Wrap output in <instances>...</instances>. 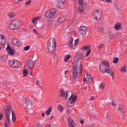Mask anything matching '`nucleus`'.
<instances>
[{"label":"nucleus","instance_id":"nucleus-55","mask_svg":"<svg viewBox=\"0 0 127 127\" xmlns=\"http://www.w3.org/2000/svg\"><path fill=\"white\" fill-rule=\"evenodd\" d=\"M2 118H3V117L2 116V115L0 114V121H1V120L2 119Z\"/></svg>","mask_w":127,"mask_h":127},{"label":"nucleus","instance_id":"nucleus-58","mask_svg":"<svg viewBox=\"0 0 127 127\" xmlns=\"http://www.w3.org/2000/svg\"><path fill=\"white\" fill-rule=\"evenodd\" d=\"M107 2H111L112 1V0H106Z\"/></svg>","mask_w":127,"mask_h":127},{"label":"nucleus","instance_id":"nucleus-12","mask_svg":"<svg viewBox=\"0 0 127 127\" xmlns=\"http://www.w3.org/2000/svg\"><path fill=\"white\" fill-rule=\"evenodd\" d=\"M86 81L88 83H92L93 82V78L91 74L87 73L86 78H84L83 82H86Z\"/></svg>","mask_w":127,"mask_h":127},{"label":"nucleus","instance_id":"nucleus-9","mask_svg":"<svg viewBox=\"0 0 127 127\" xmlns=\"http://www.w3.org/2000/svg\"><path fill=\"white\" fill-rule=\"evenodd\" d=\"M93 17L96 20H100L102 18V13L99 10H96L94 12Z\"/></svg>","mask_w":127,"mask_h":127},{"label":"nucleus","instance_id":"nucleus-48","mask_svg":"<svg viewBox=\"0 0 127 127\" xmlns=\"http://www.w3.org/2000/svg\"><path fill=\"white\" fill-rule=\"evenodd\" d=\"M109 105H112V102H107L106 104V106H107V107H109Z\"/></svg>","mask_w":127,"mask_h":127},{"label":"nucleus","instance_id":"nucleus-52","mask_svg":"<svg viewBox=\"0 0 127 127\" xmlns=\"http://www.w3.org/2000/svg\"><path fill=\"white\" fill-rule=\"evenodd\" d=\"M80 124L81 125H84V120H80Z\"/></svg>","mask_w":127,"mask_h":127},{"label":"nucleus","instance_id":"nucleus-60","mask_svg":"<svg viewBox=\"0 0 127 127\" xmlns=\"http://www.w3.org/2000/svg\"><path fill=\"white\" fill-rule=\"evenodd\" d=\"M42 117H45V115L44 114V113H43V114H42Z\"/></svg>","mask_w":127,"mask_h":127},{"label":"nucleus","instance_id":"nucleus-19","mask_svg":"<svg viewBox=\"0 0 127 127\" xmlns=\"http://www.w3.org/2000/svg\"><path fill=\"white\" fill-rule=\"evenodd\" d=\"M117 110L121 113H124L126 112V108L122 105H119V107L117 108Z\"/></svg>","mask_w":127,"mask_h":127},{"label":"nucleus","instance_id":"nucleus-24","mask_svg":"<svg viewBox=\"0 0 127 127\" xmlns=\"http://www.w3.org/2000/svg\"><path fill=\"white\" fill-rule=\"evenodd\" d=\"M120 72H121V73H126L127 72V66L124 65L120 69Z\"/></svg>","mask_w":127,"mask_h":127},{"label":"nucleus","instance_id":"nucleus-32","mask_svg":"<svg viewBox=\"0 0 127 127\" xmlns=\"http://www.w3.org/2000/svg\"><path fill=\"white\" fill-rule=\"evenodd\" d=\"M24 77H26L28 74V70L26 69H24L23 71Z\"/></svg>","mask_w":127,"mask_h":127},{"label":"nucleus","instance_id":"nucleus-63","mask_svg":"<svg viewBox=\"0 0 127 127\" xmlns=\"http://www.w3.org/2000/svg\"><path fill=\"white\" fill-rule=\"evenodd\" d=\"M0 37L1 38V35H0Z\"/></svg>","mask_w":127,"mask_h":127},{"label":"nucleus","instance_id":"nucleus-51","mask_svg":"<svg viewBox=\"0 0 127 127\" xmlns=\"http://www.w3.org/2000/svg\"><path fill=\"white\" fill-rule=\"evenodd\" d=\"M111 105L112 106H113V107H115V106H116V104L115 103V102H114V101L111 102Z\"/></svg>","mask_w":127,"mask_h":127},{"label":"nucleus","instance_id":"nucleus-4","mask_svg":"<svg viewBox=\"0 0 127 127\" xmlns=\"http://www.w3.org/2000/svg\"><path fill=\"white\" fill-rule=\"evenodd\" d=\"M57 10L55 8H51L45 12V16L47 18H53L57 16Z\"/></svg>","mask_w":127,"mask_h":127},{"label":"nucleus","instance_id":"nucleus-49","mask_svg":"<svg viewBox=\"0 0 127 127\" xmlns=\"http://www.w3.org/2000/svg\"><path fill=\"white\" fill-rule=\"evenodd\" d=\"M95 100V97L92 96L91 97V98L89 99V101H94Z\"/></svg>","mask_w":127,"mask_h":127},{"label":"nucleus","instance_id":"nucleus-28","mask_svg":"<svg viewBox=\"0 0 127 127\" xmlns=\"http://www.w3.org/2000/svg\"><path fill=\"white\" fill-rule=\"evenodd\" d=\"M105 86H106V84H105V83H101L99 86V90H104V89H105Z\"/></svg>","mask_w":127,"mask_h":127},{"label":"nucleus","instance_id":"nucleus-6","mask_svg":"<svg viewBox=\"0 0 127 127\" xmlns=\"http://www.w3.org/2000/svg\"><path fill=\"white\" fill-rule=\"evenodd\" d=\"M110 67V64L108 61H104L100 64L99 68L102 73H106L107 70H108Z\"/></svg>","mask_w":127,"mask_h":127},{"label":"nucleus","instance_id":"nucleus-13","mask_svg":"<svg viewBox=\"0 0 127 127\" xmlns=\"http://www.w3.org/2000/svg\"><path fill=\"white\" fill-rule=\"evenodd\" d=\"M60 93V96L63 98L64 100H67L68 99V92H65L64 90H61Z\"/></svg>","mask_w":127,"mask_h":127},{"label":"nucleus","instance_id":"nucleus-27","mask_svg":"<svg viewBox=\"0 0 127 127\" xmlns=\"http://www.w3.org/2000/svg\"><path fill=\"white\" fill-rule=\"evenodd\" d=\"M121 27V24L118 23L115 25V28L116 30H120Z\"/></svg>","mask_w":127,"mask_h":127},{"label":"nucleus","instance_id":"nucleus-23","mask_svg":"<svg viewBox=\"0 0 127 127\" xmlns=\"http://www.w3.org/2000/svg\"><path fill=\"white\" fill-rule=\"evenodd\" d=\"M6 42V39L4 38V36L1 35V41L0 44L1 45H3Z\"/></svg>","mask_w":127,"mask_h":127},{"label":"nucleus","instance_id":"nucleus-15","mask_svg":"<svg viewBox=\"0 0 127 127\" xmlns=\"http://www.w3.org/2000/svg\"><path fill=\"white\" fill-rule=\"evenodd\" d=\"M105 73H107V74H109V75H110L112 78V80H114V77H115V72L114 71L112 70L111 68L108 69L106 71Z\"/></svg>","mask_w":127,"mask_h":127},{"label":"nucleus","instance_id":"nucleus-35","mask_svg":"<svg viewBox=\"0 0 127 127\" xmlns=\"http://www.w3.org/2000/svg\"><path fill=\"white\" fill-rule=\"evenodd\" d=\"M77 60H81V59H83L84 58V55L83 54H80L77 57Z\"/></svg>","mask_w":127,"mask_h":127},{"label":"nucleus","instance_id":"nucleus-37","mask_svg":"<svg viewBox=\"0 0 127 127\" xmlns=\"http://www.w3.org/2000/svg\"><path fill=\"white\" fill-rule=\"evenodd\" d=\"M8 16H9V17H10V18L14 17V13H9L8 14Z\"/></svg>","mask_w":127,"mask_h":127},{"label":"nucleus","instance_id":"nucleus-61","mask_svg":"<svg viewBox=\"0 0 127 127\" xmlns=\"http://www.w3.org/2000/svg\"><path fill=\"white\" fill-rule=\"evenodd\" d=\"M72 0V1H77V0Z\"/></svg>","mask_w":127,"mask_h":127},{"label":"nucleus","instance_id":"nucleus-7","mask_svg":"<svg viewBox=\"0 0 127 127\" xmlns=\"http://www.w3.org/2000/svg\"><path fill=\"white\" fill-rule=\"evenodd\" d=\"M25 106L26 107L28 114H33V110H32V103L28 99H25L24 100Z\"/></svg>","mask_w":127,"mask_h":127},{"label":"nucleus","instance_id":"nucleus-44","mask_svg":"<svg viewBox=\"0 0 127 127\" xmlns=\"http://www.w3.org/2000/svg\"><path fill=\"white\" fill-rule=\"evenodd\" d=\"M91 53V49H90L89 50L87 51L86 53V56L88 57L90 55V54Z\"/></svg>","mask_w":127,"mask_h":127},{"label":"nucleus","instance_id":"nucleus-47","mask_svg":"<svg viewBox=\"0 0 127 127\" xmlns=\"http://www.w3.org/2000/svg\"><path fill=\"white\" fill-rule=\"evenodd\" d=\"M87 127H95V125L93 124H89L87 125Z\"/></svg>","mask_w":127,"mask_h":127},{"label":"nucleus","instance_id":"nucleus-10","mask_svg":"<svg viewBox=\"0 0 127 127\" xmlns=\"http://www.w3.org/2000/svg\"><path fill=\"white\" fill-rule=\"evenodd\" d=\"M57 6L61 9L65 8V0H58L57 3Z\"/></svg>","mask_w":127,"mask_h":127},{"label":"nucleus","instance_id":"nucleus-11","mask_svg":"<svg viewBox=\"0 0 127 127\" xmlns=\"http://www.w3.org/2000/svg\"><path fill=\"white\" fill-rule=\"evenodd\" d=\"M87 30L88 27L86 26H81L79 27V32L81 35H85Z\"/></svg>","mask_w":127,"mask_h":127},{"label":"nucleus","instance_id":"nucleus-1","mask_svg":"<svg viewBox=\"0 0 127 127\" xmlns=\"http://www.w3.org/2000/svg\"><path fill=\"white\" fill-rule=\"evenodd\" d=\"M12 107L11 105H8L6 107V110L5 111L7 122L4 123L5 127H10L12 124H14L16 121V115L14 112L11 111Z\"/></svg>","mask_w":127,"mask_h":127},{"label":"nucleus","instance_id":"nucleus-41","mask_svg":"<svg viewBox=\"0 0 127 127\" xmlns=\"http://www.w3.org/2000/svg\"><path fill=\"white\" fill-rule=\"evenodd\" d=\"M106 118H107V119H111L112 118V114L110 113H107L106 114Z\"/></svg>","mask_w":127,"mask_h":127},{"label":"nucleus","instance_id":"nucleus-38","mask_svg":"<svg viewBox=\"0 0 127 127\" xmlns=\"http://www.w3.org/2000/svg\"><path fill=\"white\" fill-rule=\"evenodd\" d=\"M29 49H30V46H29L24 47V51H27V50H29Z\"/></svg>","mask_w":127,"mask_h":127},{"label":"nucleus","instance_id":"nucleus-40","mask_svg":"<svg viewBox=\"0 0 127 127\" xmlns=\"http://www.w3.org/2000/svg\"><path fill=\"white\" fill-rule=\"evenodd\" d=\"M30 3H31V0H29L28 1H26L25 2V5H28V4H30Z\"/></svg>","mask_w":127,"mask_h":127},{"label":"nucleus","instance_id":"nucleus-53","mask_svg":"<svg viewBox=\"0 0 127 127\" xmlns=\"http://www.w3.org/2000/svg\"><path fill=\"white\" fill-rule=\"evenodd\" d=\"M51 127V124H47L45 127Z\"/></svg>","mask_w":127,"mask_h":127},{"label":"nucleus","instance_id":"nucleus-45","mask_svg":"<svg viewBox=\"0 0 127 127\" xmlns=\"http://www.w3.org/2000/svg\"><path fill=\"white\" fill-rule=\"evenodd\" d=\"M66 113L67 114H71V113H72V110L71 109H67L66 110Z\"/></svg>","mask_w":127,"mask_h":127},{"label":"nucleus","instance_id":"nucleus-50","mask_svg":"<svg viewBox=\"0 0 127 127\" xmlns=\"http://www.w3.org/2000/svg\"><path fill=\"white\" fill-rule=\"evenodd\" d=\"M104 47V44H101L99 47L98 48H103Z\"/></svg>","mask_w":127,"mask_h":127},{"label":"nucleus","instance_id":"nucleus-30","mask_svg":"<svg viewBox=\"0 0 127 127\" xmlns=\"http://www.w3.org/2000/svg\"><path fill=\"white\" fill-rule=\"evenodd\" d=\"M91 46H86L84 47H83L82 48V49H83V50H84V51H87V50H90Z\"/></svg>","mask_w":127,"mask_h":127},{"label":"nucleus","instance_id":"nucleus-2","mask_svg":"<svg viewBox=\"0 0 127 127\" xmlns=\"http://www.w3.org/2000/svg\"><path fill=\"white\" fill-rule=\"evenodd\" d=\"M83 71V65L79 64L78 63L74 62L73 63L72 76L74 79H76L78 77V74H82Z\"/></svg>","mask_w":127,"mask_h":127},{"label":"nucleus","instance_id":"nucleus-54","mask_svg":"<svg viewBox=\"0 0 127 127\" xmlns=\"http://www.w3.org/2000/svg\"><path fill=\"white\" fill-rule=\"evenodd\" d=\"M33 31L34 32V33H35V34H37V30H36V29H34Z\"/></svg>","mask_w":127,"mask_h":127},{"label":"nucleus","instance_id":"nucleus-8","mask_svg":"<svg viewBox=\"0 0 127 127\" xmlns=\"http://www.w3.org/2000/svg\"><path fill=\"white\" fill-rule=\"evenodd\" d=\"M9 62L11 67L15 69H18V68H20V66H21L20 62L16 60H12V61H9Z\"/></svg>","mask_w":127,"mask_h":127},{"label":"nucleus","instance_id":"nucleus-25","mask_svg":"<svg viewBox=\"0 0 127 127\" xmlns=\"http://www.w3.org/2000/svg\"><path fill=\"white\" fill-rule=\"evenodd\" d=\"M52 112V107H50L49 109H48L45 112V114L46 116H49L50 115V114H51Z\"/></svg>","mask_w":127,"mask_h":127},{"label":"nucleus","instance_id":"nucleus-21","mask_svg":"<svg viewBox=\"0 0 127 127\" xmlns=\"http://www.w3.org/2000/svg\"><path fill=\"white\" fill-rule=\"evenodd\" d=\"M34 62H33V61L32 60H30L28 64V67L29 69H32L33 67H34Z\"/></svg>","mask_w":127,"mask_h":127},{"label":"nucleus","instance_id":"nucleus-42","mask_svg":"<svg viewBox=\"0 0 127 127\" xmlns=\"http://www.w3.org/2000/svg\"><path fill=\"white\" fill-rule=\"evenodd\" d=\"M23 0H14V2L16 3V4H18L20 1Z\"/></svg>","mask_w":127,"mask_h":127},{"label":"nucleus","instance_id":"nucleus-3","mask_svg":"<svg viewBox=\"0 0 127 127\" xmlns=\"http://www.w3.org/2000/svg\"><path fill=\"white\" fill-rule=\"evenodd\" d=\"M21 26V21L18 19L13 20L10 24L9 29L10 30H14L18 29Z\"/></svg>","mask_w":127,"mask_h":127},{"label":"nucleus","instance_id":"nucleus-5","mask_svg":"<svg viewBox=\"0 0 127 127\" xmlns=\"http://www.w3.org/2000/svg\"><path fill=\"white\" fill-rule=\"evenodd\" d=\"M47 48L48 51L51 53H53L55 51V48H56V42L54 39H51L49 40L47 44Z\"/></svg>","mask_w":127,"mask_h":127},{"label":"nucleus","instance_id":"nucleus-26","mask_svg":"<svg viewBox=\"0 0 127 127\" xmlns=\"http://www.w3.org/2000/svg\"><path fill=\"white\" fill-rule=\"evenodd\" d=\"M65 20H66V17L65 16L61 17L59 19V23H62V22H64Z\"/></svg>","mask_w":127,"mask_h":127},{"label":"nucleus","instance_id":"nucleus-57","mask_svg":"<svg viewBox=\"0 0 127 127\" xmlns=\"http://www.w3.org/2000/svg\"><path fill=\"white\" fill-rule=\"evenodd\" d=\"M54 118V116L52 115V116L51 117V118H50V120H53Z\"/></svg>","mask_w":127,"mask_h":127},{"label":"nucleus","instance_id":"nucleus-14","mask_svg":"<svg viewBox=\"0 0 127 127\" xmlns=\"http://www.w3.org/2000/svg\"><path fill=\"white\" fill-rule=\"evenodd\" d=\"M6 51H8V54L9 55H14V53H15V51L11 49V48H10L9 45H8L6 48Z\"/></svg>","mask_w":127,"mask_h":127},{"label":"nucleus","instance_id":"nucleus-36","mask_svg":"<svg viewBox=\"0 0 127 127\" xmlns=\"http://www.w3.org/2000/svg\"><path fill=\"white\" fill-rule=\"evenodd\" d=\"M119 63V58H114L113 60V63L117 64V63Z\"/></svg>","mask_w":127,"mask_h":127},{"label":"nucleus","instance_id":"nucleus-16","mask_svg":"<svg viewBox=\"0 0 127 127\" xmlns=\"http://www.w3.org/2000/svg\"><path fill=\"white\" fill-rule=\"evenodd\" d=\"M12 43L14 46H20L21 42L17 39H13Z\"/></svg>","mask_w":127,"mask_h":127},{"label":"nucleus","instance_id":"nucleus-18","mask_svg":"<svg viewBox=\"0 0 127 127\" xmlns=\"http://www.w3.org/2000/svg\"><path fill=\"white\" fill-rule=\"evenodd\" d=\"M68 100L74 104V103L77 101V96L74 95L73 94H71Z\"/></svg>","mask_w":127,"mask_h":127},{"label":"nucleus","instance_id":"nucleus-29","mask_svg":"<svg viewBox=\"0 0 127 127\" xmlns=\"http://www.w3.org/2000/svg\"><path fill=\"white\" fill-rule=\"evenodd\" d=\"M78 4L79 6H85L84 3V0H79Z\"/></svg>","mask_w":127,"mask_h":127},{"label":"nucleus","instance_id":"nucleus-39","mask_svg":"<svg viewBox=\"0 0 127 127\" xmlns=\"http://www.w3.org/2000/svg\"><path fill=\"white\" fill-rule=\"evenodd\" d=\"M58 109L60 112H62L63 111V106L62 105H59Z\"/></svg>","mask_w":127,"mask_h":127},{"label":"nucleus","instance_id":"nucleus-17","mask_svg":"<svg viewBox=\"0 0 127 127\" xmlns=\"http://www.w3.org/2000/svg\"><path fill=\"white\" fill-rule=\"evenodd\" d=\"M73 41H74V40H73V38H71L68 43V46L70 48L73 49V50H75V49H76V47H75L74 45H73Z\"/></svg>","mask_w":127,"mask_h":127},{"label":"nucleus","instance_id":"nucleus-43","mask_svg":"<svg viewBox=\"0 0 127 127\" xmlns=\"http://www.w3.org/2000/svg\"><path fill=\"white\" fill-rule=\"evenodd\" d=\"M78 43H79V40L78 39L75 40L74 41V44L75 47H76Z\"/></svg>","mask_w":127,"mask_h":127},{"label":"nucleus","instance_id":"nucleus-20","mask_svg":"<svg viewBox=\"0 0 127 127\" xmlns=\"http://www.w3.org/2000/svg\"><path fill=\"white\" fill-rule=\"evenodd\" d=\"M85 6H79V7L77 8V11L79 13H83L84 11H85Z\"/></svg>","mask_w":127,"mask_h":127},{"label":"nucleus","instance_id":"nucleus-34","mask_svg":"<svg viewBox=\"0 0 127 127\" xmlns=\"http://www.w3.org/2000/svg\"><path fill=\"white\" fill-rule=\"evenodd\" d=\"M75 105L74 103H73V102H68L67 103V107H73V106Z\"/></svg>","mask_w":127,"mask_h":127},{"label":"nucleus","instance_id":"nucleus-62","mask_svg":"<svg viewBox=\"0 0 127 127\" xmlns=\"http://www.w3.org/2000/svg\"><path fill=\"white\" fill-rule=\"evenodd\" d=\"M101 0V1H104V0Z\"/></svg>","mask_w":127,"mask_h":127},{"label":"nucleus","instance_id":"nucleus-59","mask_svg":"<svg viewBox=\"0 0 127 127\" xmlns=\"http://www.w3.org/2000/svg\"><path fill=\"white\" fill-rule=\"evenodd\" d=\"M67 73H68V70H65L64 71V74L66 75V74H67Z\"/></svg>","mask_w":127,"mask_h":127},{"label":"nucleus","instance_id":"nucleus-22","mask_svg":"<svg viewBox=\"0 0 127 127\" xmlns=\"http://www.w3.org/2000/svg\"><path fill=\"white\" fill-rule=\"evenodd\" d=\"M68 126L69 127H76L75 125V123L74 122V121L72 119H69L68 120Z\"/></svg>","mask_w":127,"mask_h":127},{"label":"nucleus","instance_id":"nucleus-33","mask_svg":"<svg viewBox=\"0 0 127 127\" xmlns=\"http://www.w3.org/2000/svg\"><path fill=\"white\" fill-rule=\"evenodd\" d=\"M39 19H40V18L39 17H35L32 19V23H34L35 21H37V20H38Z\"/></svg>","mask_w":127,"mask_h":127},{"label":"nucleus","instance_id":"nucleus-31","mask_svg":"<svg viewBox=\"0 0 127 127\" xmlns=\"http://www.w3.org/2000/svg\"><path fill=\"white\" fill-rule=\"evenodd\" d=\"M71 58V56L67 55L65 57H64V62H67L68 60Z\"/></svg>","mask_w":127,"mask_h":127},{"label":"nucleus","instance_id":"nucleus-46","mask_svg":"<svg viewBox=\"0 0 127 127\" xmlns=\"http://www.w3.org/2000/svg\"><path fill=\"white\" fill-rule=\"evenodd\" d=\"M36 127H42V126L40 123H39L37 124Z\"/></svg>","mask_w":127,"mask_h":127},{"label":"nucleus","instance_id":"nucleus-64","mask_svg":"<svg viewBox=\"0 0 127 127\" xmlns=\"http://www.w3.org/2000/svg\"><path fill=\"white\" fill-rule=\"evenodd\" d=\"M0 49H1V48H0Z\"/></svg>","mask_w":127,"mask_h":127},{"label":"nucleus","instance_id":"nucleus-56","mask_svg":"<svg viewBox=\"0 0 127 127\" xmlns=\"http://www.w3.org/2000/svg\"><path fill=\"white\" fill-rule=\"evenodd\" d=\"M39 83H40L39 80H37V81H36V85H39Z\"/></svg>","mask_w":127,"mask_h":127}]
</instances>
